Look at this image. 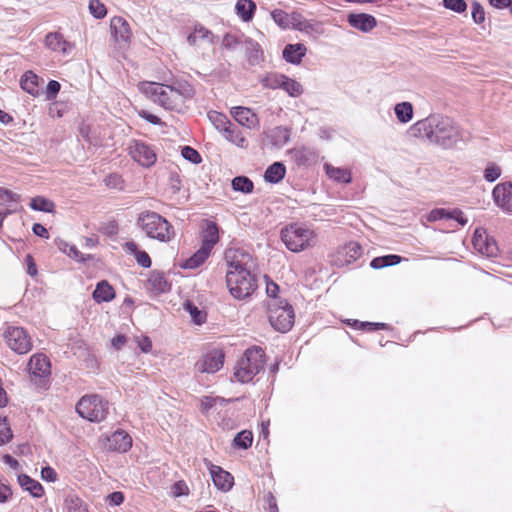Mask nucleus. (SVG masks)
<instances>
[{
    "instance_id": "1",
    "label": "nucleus",
    "mask_w": 512,
    "mask_h": 512,
    "mask_svg": "<svg viewBox=\"0 0 512 512\" xmlns=\"http://www.w3.org/2000/svg\"><path fill=\"white\" fill-rule=\"evenodd\" d=\"M409 132L412 136L425 139L443 149H452L469 138V134L458 123L442 114H431L417 121L410 127Z\"/></svg>"
},
{
    "instance_id": "2",
    "label": "nucleus",
    "mask_w": 512,
    "mask_h": 512,
    "mask_svg": "<svg viewBox=\"0 0 512 512\" xmlns=\"http://www.w3.org/2000/svg\"><path fill=\"white\" fill-rule=\"evenodd\" d=\"M228 269L226 284L230 294L238 300L250 297L257 289V277L252 273L254 260L242 249H229L225 252Z\"/></svg>"
},
{
    "instance_id": "3",
    "label": "nucleus",
    "mask_w": 512,
    "mask_h": 512,
    "mask_svg": "<svg viewBox=\"0 0 512 512\" xmlns=\"http://www.w3.org/2000/svg\"><path fill=\"white\" fill-rule=\"evenodd\" d=\"M153 102L167 110L181 111L187 100L194 96V89L186 81H176L172 85L156 82H142L139 86Z\"/></svg>"
},
{
    "instance_id": "4",
    "label": "nucleus",
    "mask_w": 512,
    "mask_h": 512,
    "mask_svg": "<svg viewBox=\"0 0 512 512\" xmlns=\"http://www.w3.org/2000/svg\"><path fill=\"white\" fill-rule=\"evenodd\" d=\"M281 240L288 250L299 253L315 246L317 235L314 230L301 223H291L281 229Z\"/></svg>"
},
{
    "instance_id": "5",
    "label": "nucleus",
    "mask_w": 512,
    "mask_h": 512,
    "mask_svg": "<svg viewBox=\"0 0 512 512\" xmlns=\"http://www.w3.org/2000/svg\"><path fill=\"white\" fill-rule=\"evenodd\" d=\"M137 225L147 237L160 242H170L175 236L174 228L170 222L154 211L140 213Z\"/></svg>"
},
{
    "instance_id": "6",
    "label": "nucleus",
    "mask_w": 512,
    "mask_h": 512,
    "mask_svg": "<svg viewBox=\"0 0 512 512\" xmlns=\"http://www.w3.org/2000/svg\"><path fill=\"white\" fill-rule=\"evenodd\" d=\"M265 353L259 347L248 348L239 359L234 371V377L241 383H248L263 369Z\"/></svg>"
},
{
    "instance_id": "7",
    "label": "nucleus",
    "mask_w": 512,
    "mask_h": 512,
    "mask_svg": "<svg viewBox=\"0 0 512 512\" xmlns=\"http://www.w3.org/2000/svg\"><path fill=\"white\" fill-rule=\"evenodd\" d=\"M219 242V228L213 221L206 220L201 233V247L184 263V268L195 269L210 256L212 249Z\"/></svg>"
},
{
    "instance_id": "8",
    "label": "nucleus",
    "mask_w": 512,
    "mask_h": 512,
    "mask_svg": "<svg viewBox=\"0 0 512 512\" xmlns=\"http://www.w3.org/2000/svg\"><path fill=\"white\" fill-rule=\"evenodd\" d=\"M268 313L269 322L275 330L286 333L293 327L295 320L294 310L286 301H270L268 303Z\"/></svg>"
},
{
    "instance_id": "9",
    "label": "nucleus",
    "mask_w": 512,
    "mask_h": 512,
    "mask_svg": "<svg viewBox=\"0 0 512 512\" xmlns=\"http://www.w3.org/2000/svg\"><path fill=\"white\" fill-rule=\"evenodd\" d=\"M76 411L84 419L101 422L107 417L109 404L99 395H85L78 401Z\"/></svg>"
},
{
    "instance_id": "10",
    "label": "nucleus",
    "mask_w": 512,
    "mask_h": 512,
    "mask_svg": "<svg viewBox=\"0 0 512 512\" xmlns=\"http://www.w3.org/2000/svg\"><path fill=\"white\" fill-rule=\"evenodd\" d=\"M4 338L7 345L18 354H26L32 349L31 337L22 327L8 326Z\"/></svg>"
},
{
    "instance_id": "11",
    "label": "nucleus",
    "mask_w": 512,
    "mask_h": 512,
    "mask_svg": "<svg viewBox=\"0 0 512 512\" xmlns=\"http://www.w3.org/2000/svg\"><path fill=\"white\" fill-rule=\"evenodd\" d=\"M128 151L134 161L143 167H151L156 162L157 156L154 149L143 141L132 140L129 143Z\"/></svg>"
},
{
    "instance_id": "12",
    "label": "nucleus",
    "mask_w": 512,
    "mask_h": 512,
    "mask_svg": "<svg viewBox=\"0 0 512 512\" xmlns=\"http://www.w3.org/2000/svg\"><path fill=\"white\" fill-rule=\"evenodd\" d=\"M225 354L220 349H213L205 353L196 363L195 371L198 373L214 374L224 364Z\"/></svg>"
},
{
    "instance_id": "13",
    "label": "nucleus",
    "mask_w": 512,
    "mask_h": 512,
    "mask_svg": "<svg viewBox=\"0 0 512 512\" xmlns=\"http://www.w3.org/2000/svg\"><path fill=\"white\" fill-rule=\"evenodd\" d=\"M475 250L481 255L489 258H494L498 255L499 249L496 241L493 238L488 237L486 231L482 228L475 230L472 240Z\"/></svg>"
},
{
    "instance_id": "14",
    "label": "nucleus",
    "mask_w": 512,
    "mask_h": 512,
    "mask_svg": "<svg viewBox=\"0 0 512 512\" xmlns=\"http://www.w3.org/2000/svg\"><path fill=\"white\" fill-rule=\"evenodd\" d=\"M44 44L51 51L63 56L70 55L75 49V44L67 41L59 32H49L45 36Z\"/></svg>"
},
{
    "instance_id": "15",
    "label": "nucleus",
    "mask_w": 512,
    "mask_h": 512,
    "mask_svg": "<svg viewBox=\"0 0 512 512\" xmlns=\"http://www.w3.org/2000/svg\"><path fill=\"white\" fill-rule=\"evenodd\" d=\"M494 202L501 209L512 212V183L497 184L492 191Z\"/></svg>"
},
{
    "instance_id": "16",
    "label": "nucleus",
    "mask_w": 512,
    "mask_h": 512,
    "mask_svg": "<svg viewBox=\"0 0 512 512\" xmlns=\"http://www.w3.org/2000/svg\"><path fill=\"white\" fill-rule=\"evenodd\" d=\"M110 29L117 43L128 44L132 37L129 23L120 16H115L110 20Z\"/></svg>"
},
{
    "instance_id": "17",
    "label": "nucleus",
    "mask_w": 512,
    "mask_h": 512,
    "mask_svg": "<svg viewBox=\"0 0 512 512\" xmlns=\"http://www.w3.org/2000/svg\"><path fill=\"white\" fill-rule=\"evenodd\" d=\"M107 446L110 450L117 452H126L132 446L131 436L123 431L117 430L107 439Z\"/></svg>"
},
{
    "instance_id": "18",
    "label": "nucleus",
    "mask_w": 512,
    "mask_h": 512,
    "mask_svg": "<svg viewBox=\"0 0 512 512\" xmlns=\"http://www.w3.org/2000/svg\"><path fill=\"white\" fill-rule=\"evenodd\" d=\"M187 42L191 46L213 45L216 42V37L204 26L196 25L194 30L187 36Z\"/></svg>"
},
{
    "instance_id": "19",
    "label": "nucleus",
    "mask_w": 512,
    "mask_h": 512,
    "mask_svg": "<svg viewBox=\"0 0 512 512\" xmlns=\"http://www.w3.org/2000/svg\"><path fill=\"white\" fill-rule=\"evenodd\" d=\"M29 372L37 377H45L50 374V361L43 354H35L29 360Z\"/></svg>"
},
{
    "instance_id": "20",
    "label": "nucleus",
    "mask_w": 512,
    "mask_h": 512,
    "mask_svg": "<svg viewBox=\"0 0 512 512\" xmlns=\"http://www.w3.org/2000/svg\"><path fill=\"white\" fill-rule=\"evenodd\" d=\"M348 23L353 28L365 33L370 32L377 25L376 19L372 15L365 13L350 14L348 16Z\"/></svg>"
},
{
    "instance_id": "21",
    "label": "nucleus",
    "mask_w": 512,
    "mask_h": 512,
    "mask_svg": "<svg viewBox=\"0 0 512 512\" xmlns=\"http://www.w3.org/2000/svg\"><path fill=\"white\" fill-rule=\"evenodd\" d=\"M307 48L302 43L287 44L282 52L283 58L291 64L298 65L306 55Z\"/></svg>"
},
{
    "instance_id": "22",
    "label": "nucleus",
    "mask_w": 512,
    "mask_h": 512,
    "mask_svg": "<svg viewBox=\"0 0 512 512\" xmlns=\"http://www.w3.org/2000/svg\"><path fill=\"white\" fill-rule=\"evenodd\" d=\"M213 483L223 491H228L233 485L232 475L219 466L212 465L210 469Z\"/></svg>"
},
{
    "instance_id": "23",
    "label": "nucleus",
    "mask_w": 512,
    "mask_h": 512,
    "mask_svg": "<svg viewBox=\"0 0 512 512\" xmlns=\"http://www.w3.org/2000/svg\"><path fill=\"white\" fill-rule=\"evenodd\" d=\"M231 113L240 125L247 128H252L258 123L257 115L249 108L234 107Z\"/></svg>"
},
{
    "instance_id": "24",
    "label": "nucleus",
    "mask_w": 512,
    "mask_h": 512,
    "mask_svg": "<svg viewBox=\"0 0 512 512\" xmlns=\"http://www.w3.org/2000/svg\"><path fill=\"white\" fill-rule=\"evenodd\" d=\"M324 170L327 176L335 182L349 184L352 181L351 171L347 168L335 167L326 163Z\"/></svg>"
},
{
    "instance_id": "25",
    "label": "nucleus",
    "mask_w": 512,
    "mask_h": 512,
    "mask_svg": "<svg viewBox=\"0 0 512 512\" xmlns=\"http://www.w3.org/2000/svg\"><path fill=\"white\" fill-rule=\"evenodd\" d=\"M92 296L97 303L110 302L115 298V291L108 281L102 280L96 285Z\"/></svg>"
},
{
    "instance_id": "26",
    "label": "nucleus",
    "mask_w": 512,
    "mask_h": 512,
    "mask_svg": "<svg viewBox=\"0 0 512 512\" xmlns=\"http://www.w3.org/2000/svg\"><path fill=\"white\" fill-rule=\"evenodd\" d=\"M147 287L155 293H164L169 291L170 284L162 272L153 271L147 280Z\"/></svg>"
},
{
    "instance_id": "27",
    "label": "nucleus",
    "mask_w": 512,
    "mask_h": 512,
    "mask_svg": "<svg viewBox=\"0 0 512 512\" xmlns=\"http://www.w3.org/2000/svg\"><path fill=\"white\" fill-rule=\"evenodd\" d=\"M243 43L249 64L253 66L260 64L263 59V50L260 44L250 38L245 39Z\"/></svg>"
},
{
    "instance_id": "28",
    "label": "nucleus",
    "mask_w": 512,
    "mask_h": 512,
    "mask_svg": "<svg viewBox=\"0 0 512 512\" xmlns=\"http://www.w3.org/2000/svg\"><path fill=\"white\" fill-rule=\"evenodd\" d=\"M19 485L26 491H28L33 497L40 498L43 495V487L42 485L29 477L26 474H21L18 476Z\"/></svg>"
},
{
    "instance_id": "29",
    "label": "nucleus",
    "mask_w": 512,
    "mask_h": 512,
    "mask_svg": "<svg viewBox=\"0 0 512 512\" xmlns=\"http://www.w3.org/2000/svg\"><path fill=\"white\" fill-rule=\"evenodd\" d=\"M20 86L25 92L29 93L30 95L37 96L39 93V78L34 72L26 71L20 79Z\"/></svg>"
},
{
    "instance_id": "30",
    "label": "nucleus",
    "mask_w": 512,
    "mask_h": 512,
    "mask_svg": "<svg viewBox=\"0 0 512 512\" xmlns=\"http://www.w3.org/2000/svg\"><path fill=\"white\" fill-rule=\"evenodd\" d=\"M125 250L133 255L137 263L143 268H149L152 264L151 258L147 252L139 250L135 242L129 241L125 243Z\"/></svg>"
},
{
    "instance_id": "31",
    "label": "nucleus",
    "mask_w": 512,
    "mask_h": 512,
    "mask_svg": "<svg viewBox=\"0 0 512 512\" xmlns=\"http://www.w3.org/2000/svg\"><path fill=\"white\" fill-rule=\"evenodd\" d=\"M285 174V165L282 162H275L266 169L264 179L269 183H278L285 177Z\"/></svg>"
},
{
    "instance_id": "32",
    "label": "nucleus",
    "mask_w": 512,
    "mask_h": 512,
    "mask_svg": "<svg viewBox=\"0 0 512 512\" xmlns=\"http://www.w3.org/2000/svg\"><path fill=\"white\" fill-rule=\"evenodd\" d=\"M224 137L238 147L246 146V139L237 125L231 123L223 132Z\"/></svg>"
},
{
    "instance_id": "33",
    "label": "nucleus",
    "mask_w": 512,
    "mask_h": 512,
    "mask_svg": "<svg viewBox=\"0 0 512 512\" xmlns=\"http://www.w3.org/2000/svg\"><path fill=\"white\" fill-rule=\"evenodd\" d=\"M395 115L400 123H408L413 118V105L410 102H401L394 107Z\"/></svg>"
},
{
    "instance_id": "34",
    "label": "nucleus",
    "mask_w": 512,
    "mask_h": 512,
    "mask_svg": "<svg viewBox=\"0 0 512 512\" xmlns=\"http://www.w3.org/2000/svg\"><path fill=\"white\" fill-rule=\"evenodd\" d=\"M284 74H279L275 72L266 73L265 75L259 78L260 83L264 88L267 89H281L282 81L284 79Z\"/></svg>"
},
{
    "instance_id": "35",
    "label": "nucleus",
    "mask_w": 512,
    "mask_h": 512,
    "mask_svg": "<svg viewBox=\"0 0 512 512\" xmlns=\"http://www.w3.org/2000/svg\"><path fill=\"white\" fill-rule=\"evenodd\" d=\"M255 8V3L252 0H239L235 6L237 15L243 21H249L253 17Z\"/></svg>"
},
{
    "instance_id": "36",
    "label": "nucleus",
    "mask_w": 512,
    "mask_h": 512,
    "mask_svg": "<svg viewBox=\"0 0 512 512\" xmlns=\"http://www.w3.org/2000/svg\"><path fill=\"white\" fill-rule=\"evenodd\" d=\"M281 89L284 90L289 96L295 98L301 96L304 92L302 85L298 81L291 79L286 75L282 81Z\"/></svg>"
},
{
    "instance_id": "37",
    "label": "nucleus",
    "mask_w": 512,
    "mask_h": 512,
    "mask_svg": "<svg viewBox=\"0 0 512 512\" xmlns=\"http://www.w3.org/2000/svg\"><path fill=\"white\" fill-rule=\"evenodd\" d=\"M64 512H88L86 504L74 495H69L64 500Z\"/></svg>"
},
{
    "instance_id": "38",
    "label": "nucleus",
    "mask_w": 512,
    "mask_h": 512,
    "mask_svg": "<svg viewBox=\"0 0 512 512\" xmlns=\"http://www.w3.org/2000/svg\"><path fill=\"white\" fill-rule=\"evenodd\" d=\"M342 253L345 256V261L351 263L361 257L362 247L359 243L351 241L343 247Z\"/></svg>"
},
{
    "instance_id": "39",
    "label": "nucleus",
    "mask_w": 512,
    "mask_h": 512,
    "mask_svg": "<svg viewBox=\"0 0 512 512\" xmlns=\"http://www.w3.org/2000/svg\"><path fill=\"white\" fill-rule=\"evenodd\" d=\"M400 261H401L400 256L391 254V255H385V256H380V257L374 258L371 261L370 266L373 269H382L384 267L396 265V264L400 263Z\"/></svg>"
},
{
    "instance_id": "40",
    "label": "nucleus",
    "mask_w": 512,
    "mask_h": 512,
    "mask_svg": "<svg viewBox=\"0 0 512 512\" xmlns=\"http://www.w3.org/2000/svg\"><path fill=\"white\" fill-rule=\"evenodd\" d=\"M30 208L35 211L51 213L54 211L55 205L52 201L45 197L36 196L31 199Z\"/></svg>"
},
{
    "instance_id": "41",
    "label": "nucleus",
    "mask_w": 512,
    "mask_h": 512,
    "mask_svg": "<svg viewBox=\"0 0 512 512\" xmlns=\"http://www.w3.org/2000/svg\"><path fill=\"white\" fill-rule=\"evenodd\" d=\"M232 188L235 191L249 194L253 191L254 184L253 182L246 176H237L231 182Z\"/></svg>"
},
{
    "instance_id": "42",
    "label": "nucleus",
    "mask_w": 512,
    "mask_h": 512,
    "mask_svg": "<svg viewBox=\"0 0 512 512\" xmlns=\"http://www.w3.org/2000/svg\"><path fill=\"white\" fill-rule=\"evenodd\" d=\"M253 442V434L249 430H243L237 433L233 439V445L236 448L248 449Z\"/></svg>"
},
{
    "instance_id": "43",
    "label": "nucleus",
    "mask_w": 512,
    "mask_h": 512,
    "mask_svg": "<svg viewBox=\"0 0 512 512\" xmlns=\"http://www.w3.org/2000/svg\"><path fill=\"white\" fill-rule=\"evenodd\" d=\"M208 118L220 132H223L231 124L226 115L217 111H210L208 113Z\"/></svg>"
},
{
    "instance_id": "44",
    "label": "nucleus",
    "mask_w": 512,
    "mask_h": 512,
    "mask_svg": "<svg viewBox=\"0 0 512 512\" xmlns=\"http://www.w3.org/2000/svg\"><path fill=\"white\" fill-rule=\"evenodd\" d=\"M184 307H185V310L189 312V314L195 324L200 325L206 321V313L204 311L200 310L193 303L187 301L184 304Z\"/></svg>"
},
{
    "instance_id": "45",
    "label": "nucleus",
    "mask_w": 512,
    "mask_h": 512,
    "mask_svg": "<svg viewBox=\"0 0 512 512\" xmlns=\"http://www.w3.org/2000/svg\"><path fill=\"white\" fill-rule=\"evenodd\" d=\"M301 32H304L310 36L317 37L321 34H323L324 30L321 25V23L312 21V20H305L304 24L302 25V28L300 30Z\"/></svg>"
},
{
    "instance_id": "46",
    "label": "nucleus",
    "mask_w": 512,
    "mask_h": 512,
    "mask_svg": "<svg viewBox=\"0 0 512 512\" xmlns=\"http://www.w3.org/2000/svg\"><path fill=\"white\" fill-rule=\"evenodd\" d=\"M58 247L61 251L66 253L69 257H72L77 261H85V258L82 256L81 252L76 248L75 245H70L67 242H64L61 240L58 243Z\"/></svg>"
},
{
    "instance_id": "47",
    "label": "nucleus",
    "mask_w": 512,
    "mask_h": 512,
    "mask_svg": "<svg viewBox=\"0 0 512 512\" xmlns=\"http://www.w3.org/2000/svg\"><path fill=\"white\" fill-rule=\"evenodd\" d=\"M89 11L96 19H102L107 14L106 6L100 0H90Z\"/></svg>"
},
{
    "instance_id": "48",
    "label": "nucleus",
    "mask_w": 512,
    "mask_h": 512,
    "mask_svg": "<svg viewBox=\"0 0 512 512\" xmlns=\"http://www.w3.org/2000/svg\"><path fill=\"white\" fill-rule=\"evenodd\" d=\"M241 43V38L237 34L227 33L222 39V47L227 50H235Z\"/></svg>"
},
{
    "instance_id": "49",
    "label": "nucleus",
    "mask_w": 512,
    "mask_h": 512,
    "mask_svg": "<svg viewBox=\"0 0 512 512\" xmlns=\"http://www.w3.org/2000/svg\"><path fill=\"white\" fill-rule=\"evenodd\" d=\"M271 16H272V19L274 20V22L279 26L281 27L282 29H288V26H289V23H288V19H289V13H286L285 11L283 10H274L272 13H271Z\"/></svg>"
},
{
    "instance_id": "50",
    "label": "nucleus",
    "mask_w": 512,
    "mask_h": 512,
    "mask_svg": "<svg viewBox=\"0 0 512 512\" xmlns=\"http://www.w3.org/2000/svg\"><path fill=\"white\" fill-rule=\"evenodd\" d=\"M443 6L456 13H463L467 9L465 0H443Z\"/></svg>"
},
{
    "instance_id": "51",
    "label": "nucleus",
    "mask_w": 512,
    "mask_h": 512,
    "mask_svg": "<svg viewBox=\"0 0 512 512\" xmlns=\"http://www.w3.org/2000/svg\"><path fill=\"white\" fill-rule=\"evenodd\" d=\"M181 154L184 159L190 161L193 164H198L202 160L198 151L190 146H184L182 148Z\"/></svg>"
},
{
    "instance_id": "52",
    "label": "nucleus",
    "mask_w": 512,
    "mask_h": 512,
    "mask_svg": "<svg viewBox=\"0 0 512 512\" xmlns=\"http://www.w3.org/2000/svg\"><path fill=\"white\" fill-rule=\"evenodd\" d=\"M501 176V168L493 163L484 170V178L488 182H494Z\"/></svg>"
},
{
    "instance_id": "53",
    "label": "nucleus",
    "mask_w": 512,
    "mask_h": 512,
    "mask_svg": "<svg viewBox=\"0 0 512 512\" xmlns=\"http://www.w3.org/2000/svg\"><path fill=\"white\" fill-rule=\"evenodd\" d=\"M288 29H295L300 31L302 28V25L304 24L306 18H304L300 13L293 12L289 13V19H288Z\"/></svg>"
},
{
    "instance_id": "54",
    "label": "nucleus",
    "mask_w": 512,
    "mask_h": 512,
    "mask_svg": "<svg viewBox=\"0 0 512 512\" xmlns=\"http://www.w3.org/2000/svg\"><path fill=\"white\" fill-rule=\"evenodd\" d=\"M472 18L476 24H482L485 21L484 8L476 1L472 3Z\"/></svg>"
},
{
    "instance_id": "55",
    "label": "nucleus",
    "mask_w": 512,
    "mask_h": 512,
    "mask_svg": "<svg viewBox=\"0 0 512 512\" xmlns=\"http://www.w3.org/2000/svg\"><path fill=\"white\" fill-rule=\"evenodd\" d=\"M104 182H105L106 186H108L109 188L120 189V190L123 189V179L118 174L108 175L104 179Z\"/></svg>"
},
{
    "instance_id": "56",
    "label": "nucleus",
    "mask_w": 512,
    "mask_h": 512,
    "mask_svg": "<svg viewBox=\"0 0 512 512\" xmlns=\"http://www.w3.org/2000/svg\"><path fill=\"white\" fill-rule=\"evenodd\" d=\"M448 213L449 210H446L444 208H436L430 211V213L427 216V220L429 222H436L442 219H448Z\"/></svg>"
},
{
    "instance_id": "57",
    "label": "nucleus",
    "mask_w": 512,
    "mask_h": 512,
    "mask_svg": "<svg viewBox=\"0 0 512 512\" xmlns=\"http://www.w3.org/2000/svg\"><path fill=\"white\" fill-rule=\"evenodd\" d=\"M12 438V431L6 423V419L3 420V423L0 422V445H3L9 442Z\"/></svg>"
},
{
    "instance_id": "58",
    "label": "nucleus",
    "mask_w": 512,
    "mask_h": 512,
    "mask_svg": "<svg viewBox=\"0 0 512 512\" xmlns=\"http://www.w3.org/2000/svg\"><path fill=\"white\" fill-rule=\"evenodd\" d=\"M171 493L175 497L183 496L188 494V487L184 481H178L171 487Z\"/></svg>"
},
{
    "instance_id": "59",
    "label": "nucleus",
    "mask_w": 512,
    "mask_h": 512,
    "mask_svg": "<svg viewBox=\"0 0 512 512\" xmlns=\"http://www.w3.org/2000/svg\"><path fill=\"white\" fill-rule=\"evenodd\" d=\"M448 219L457 221L461 226H465L468 222V219L464 216V213L459 209L449 210Z\"/></svg>"
},
{
    "instance_id": "60",
    "label": "nucleus",
    "mask_w": 512,
    "mask_h": 512,
    "mask_svg": "<svg viewBox=\"0 0 512 512\" xmlns=\"http://www.w3.org/2000/svg\"><path fill=\"white\" fill-rule=\"evenodd\" d=\"M60 88H61V86H60L59 82H57L55 80H50L47 84V89H46L47 99H49V100L54 99L56 97V95L58 94Z\"/></svg>"
},
{
    "instance_id": "61",
    "label": "nucleus",
    "mask_w": 512,
    "mask_h": 512,
    "mask_svg": "<svg viewBox=\"0 0 512 512\" xmlns=\"http://www.w3.org/2000/svg\"><path fill=\"white\" fill-rule=\"evenodd\" d=\"M135 339L138 344V347L143 353H149L152 350V342L149 337L143 336L136 337Z\"/></svg>"
},
{
    "instance_id": "62",
    "label": "nucleus",
    "mask_w": 512,
    "mask_h": 512,
    "mask_svg": "<svg viewBox=\"0 0 512 512\" xmlns=\"http://www.w3.org/2000/svg\"><path fill=\"white\" fill-rule=\"evenodd\" d=\"M107 501L110 505L118 506L123 503L124 495L122 492H113L107 496Z\"/></svg>"
},
{
    "instance_id": "63",
    "label": "nucleus",
    "mask_w": 512,
    "mask_h": 512,
    "mask_svg": "<svg viewBox=\"0 0 512 512\" xmlns=\"http://www.w3.org/2000/svg\"><path fill=\"white\" fill-rule=\"evenodd\" d=\"M41 476L46 481L54 482L57 478V473L52 467L47 466L42 468Z\"/></svg>"
},
{
    "instance_id": "64",
    "label": "nucleus",
    "mask_w": 512,
    "mask_h": 512,
    "mask_svg": "<svg viewBox=\"0 0 512 512\" xmlns=\"http://www.w3.org/2000/svg\"><path fill=\"white\" fill-rule=\"evenodd\" d=\"M139 115L141 118L145 119L146 121H148L151 124H154V125L161 124V119L158 116L151 114L150 112H148L146 110H142L139 113Z\"/></svg>"
}]
</instances>
